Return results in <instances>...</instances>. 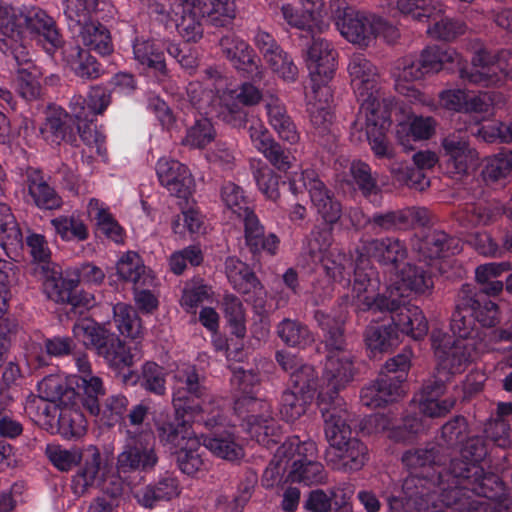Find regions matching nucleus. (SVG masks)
Wrapping results in <instances>:
<instances>
[{
  "mask_svg": "<svg viewBox=\"0 0 512 512\" xmlns=\"http://www.w3.org/2000/svg\"><path fill=\"white\" fill-rule=\"evenodd\" d=\"M349 173L352 179L344 178L343 180L348 183L354 182L365 197L370 198L378 195L377 181L368 164L362 161H353L349 164Z\"/></svg>",
  "mask_w": 512,
  "mask_h": 512,
  "instance_id": "obj_54",
  "label": "nucleus"
},
{
  "mask_svg": "<svg viewBox=\"0 0 512 512\" xmlns=\"http://www.w3.org/2000/svg\"><path fill=\"white\" fill-rule=\"evenodd\" d=\"M512 171V152L506 151L486 158L482 175L485 181L494 182Z\"/></svg>",
  "mask_w": 512,
  "mask_h": 512,
  "instance_id": "obj_63",
  "label": "nucleus"
},
{
  "mask_svg": "<svg viewBox=\"0 0 512 512\" xmlns=\"http://www.w3.org/2000/svg\"><path fill=\"white\" fill-rule=\"evenodd\" d=\"M390 124V113L387 106L374 109L373 104H365L363 108H359L353 129L365 130L366 138L376 157L392 159L394 149L385 136Z\"/></svg>",
  "mask_w": 512,
  "mask_h": 512,
  "instance_id": "obj_13",
  "label": "nucleus"
},
{
  "mask_svg": "<svg viewBox=\"0 0 512 512\" xmlns=\"http://www.w3.org/2000/svg\"><path fill=\"white\" fill-rule=\"evenodd\" d=\"M320 405L325 421V436L329 446L338 445L343 441L355 438L351 436L352 415L343 407L342 399L340 404L335 400L334 402L320 401Z\"/></svg>",
  "mask_w": 512,
  "mask_h": 512,
  "instance_id": "obj_22",
  "label": "nucleus"
},
{
  "mask_svg": "<svg viewBox=\"0 0 512 512\" xmlns=\"http://www.w3.org/2000/svg\"><path fill=\"white\" fill-rule=\"evenodd\" d=\"M327 464L341 472H355L365 465L367 447L359 439H348L341 444L329 446L325 453Z\"/></svg>",
  "mask_w": 512,
  "mask_h": 512,
  "instance_id": "obj_20",
  "label": "nucleus"
},
{
  "mask_svg": "<svg viewBox=\"0 0 512 512\" xmlns=\"http://www.w3.org/2000/svg\"><path fill=\"white\" fill-rule=\"evenodd\" d=\"M266 110L269 123L279 137L290 144L297 143L299 134L294 123L287 115L283 103L277 97L270 96L266 100Z\"/></svg>",
  "mask_w": 512,
  "mask_h": 512,
  "instance_id": "obj_38",
  "label": "nucleus"
},
{
  "mask_svg": "<svg viewBox=\"0 0 512 512\" xmlns=\"http://www.w3.org/2000/svg\"><path fill=\"white\" fill-rule=\"evenodd\" d=\"M178 479L171 474H164L159 479L139 490L135 497L145 508H153L161 502H168L180 495Z\"/></svg>",
  "mask_w": 512,
  "mask_h": 512,
  "instance_id": "obj_27",
  "label": "nucleus"
},
{
  "mask_svg": "<svg viewBox=\"0 0 512 512\" xmlns=\"http://www.w3.org/2000/svg\"><path fill=\"white\" fill-rule=\"evenodd\" d=\"M495 57L486 50H479L472 58V66L468 71L464 67V62L459 66V76L461 79L468 80L471 83L491 86L501 82L495 65Z\"/></svg>",
  "mask_w": 512,
  "mask_h": 512,
  "instance_id": "obj_26",
  "label": "nucleus"
},
{
  "mask_svg": "<svg viewBox=\"0 0 512 512\" xmlns=\"http://www.w3.org/2000/svg\"><path fill=\"white\" fill-rule=\"evenodd\" d=\"M39 131L42 138L52 145H59L62 142H72L73 140L71 127L69 125V116L60 108L49 111Z\"/></svg>",
  "mask_w": 512,
  "mask_h": 512,
  "instance_id": "obj_39",
  "label": "nucleus"
},
{
  "mask_svg": "<svg viewBox=\"0 0 512 512\" xmlns=\"http://www.w3.org/2000/svg\"><path fill=\"white\" fill-rule=\"evenodd\" d=\"M45 454L53 466L61 472L71 471L80 465L72 478V489L76 495L85 494L100 480L101 453L95 445L83 448H65L59 444H48Z\"/></svg>",
  "mask_w": 512,
  "mask_h": 512,
  "instance_id": "obj_6",
  "label": "nucleus"
},
{
  "mask_svg": "<svg viewBox=\"0 0 512 512\" xmlns=\"http://www.w3.org/2000/svg\"><path fill=\"white\" fill-rule=\"evenodd\" d=\"M266 63L271 70L283 80L293 82L298 76V68L291 56L282 48L276 52L266 53Z\"/></svg>",
  "mask_w": 512,
  "mask_h": 512,
  "instance_id": "obj_61",
  "label": "nucleus"
},
{
  "mask_svg": "<svg viewBox=\"0 0 512 512\" xmlns=\"http://www.w3.org/2000/svg\"><path fill=\"white\" fill-rule=\"evenodd\" d=\"M74 337L87 348L93 349L111 366H131L132 355L113 332L91 319H82L73 326Z\"/></svg>",
  "mask_w": 512,
  "mask_h": 512,
  "instance_id": "obj_9",
  "label": "nucleus"
},
{
  "mask_svg": "<svg viewBox=\"0 0 512 512\" xmlns=\"http://www.w3.org/2000/svg\"><path fill=\"white\" fill-rule=\"evenodd\" d=\"M87 421L84 415L71 408H65L60 412L58 418V432L67 439H78L86 433Z\"/></svg>",
  "mask_w": 512,
  "mask_h": 512,
  "instance_id": "obj_52",
  "label": "nucleus"
},
{
  "mask_svg": "<svg viewBox=\"0 0 512 512\" xmlns=\"http://www.w3.org/2000/svg\"><path fill=\"white\" fill-rule=\"evenodd\" d=\"M31 273L43 282L47 296L55 302L74 303L73 291L80 281L100 283L105 277L99 267L86 263L81 268H68L64 272L50 258H33Z\"/></svg>",
  "mask_w": 512,
  "mask_h": 512,
  "instance_id": "obj_5",
  "label": "nucleus"
},
{
  "mask_svg": "<svg viewBox=\"0 0 512 512\" xmlns=\"http://www.w3.org/2000/svg\"><path fill=\"white\" fill-rule=\"evenodd\" d=\"M443 5L437 3L423 16L429 25L427 33L435 39L450 41L466 31V24L460 20L443 17Z\"/></svg>",
  "mask_w": 512,
  "mask_h": 512,
  "instance_id": "obj_32",
  "label": "nucleus"
},
{
  "mask_svg": "<svg viewBox=\"0 0 512 512\" xmlns=\"http://www.w3.org/2000/svg\"><path fill=\"white\" fill-rule=\"evenodd\" d=\"M404 259L391 258L389 263H384L389 266L394 277L391 278V284L383 294L388 296V299L394 297L404 299L408 291L424 292L432 286V281L422 266L404 262Z\"/></svg>",
  "mask_w": 512,
  "mask_h": 512,
  "instance_id": "obj_15",
  "label": "nucleus"
},
{
  "mask_svg": "<svg viewBox=\"0 0 512 512\" xmlns=\"http://www.w3.org/2000/svg\"><path fill=\"white\" fill-rule=\"evenodd\" d=\"M134 59L143 67L164 73L166 64L161 47L153 40L137 38L133 43Z\"/></svg>",
  "mask_w": 512,
  "mask_h": 512,
  "instance_id": "obj_43",
  "label": "nucleus"
},
{
  "mask_svg": "<svg viewBox=\"0 0 512 512\" xmlns=\"http://www.w3.org/2000/svg\"><path fill=\"white\" fill-rule=\"evenodd\" d=\"M219 44L223 54L236 69L247 73L258 70L254 51L244 40L234 34H227L220 39Z\"/></svg>",
  "mask_w": 512,
  "mask_h": 512,
  "instance_id": "obj_31",
  "label": "nucleus"
},
{
  "mask_svg": "<svg viewBox=\"0 0 512 512\" xmlns=\"http://www.w3.org/2000/svg\"><path fill=\"white\" fill-rule=\"evenodd\" d=\"M242 395L235 401L234 410L239 416L245 415L246 431L259 444L269 447L278 441L280 427L271 416L270 405L253 395L252 388L258 377L252 371L236 369L232 377Z\"/></svg>",
  "mask_w": 512,
  "mask_h": 512,
  "instance_id": "obj_4",
  "label": "nucleus"
},
{
  "mask_svg": "<svg viewBox=\"0 0 512 512\" xmlns=\"http://www.w3.org/2000/svg\"><path fill=\"white\" fill-rule=\"evenodd\" d=\"M304 59L311 87L329 86L337 68V52L332 44L324 38L313 36Z\"/></svg>",
  "mask_w": 512,
  "mask_h": 512,
  "instance_id": "obj_16",
  "label": "nucleus"
},
{
  "mask_svg": "<svg viewBox=\"0 0 512 512\" xmlns=\"http://www.w3.org/2000/svg\"><path fill=\"white\" fill-rule=\"evenodd\" d=\"M37 396H30L25 403V410L28 413L47 414V402H55L61 399L64 393L62 379L57 375H49L42 379L37 385Z\"/></svg>",
  "mask_w": 512,
  "mask_h": 512,
  "instance_id": "obj_35",
  "label": "nucleus"
},
{
  "mask_svg": "<svg viewBox=\"0 0 512 512\" xmlns=\"http://www.w3.org/2000/svg\"><path fill=\"white\" fill-rule=\"evenodd\" d=\"M127 406L128 399L124 395H112L105 400L96 416L104 425L112 427L123 419Z\"/></svg>",
  "mask_w": 512,
  "mask_h": 512,
  "instance_id": "obj_64",
  "label": "nucleus"
},
{
  "mask_svg": "<svg viewBox=\"0 0 512 512\" xmlns=\"http://www.w3.org/2000/svg\"><path fill=\"white\" fill-rule=\"evenodd\" d=\"M184 392L179 388L173 392L172 402L178 415L180 410L195 421L203 423L207 428L224 426L226 415L224 401L221 398L209 396L201 403H186Z\"/></svg>",
  "mask_w": 512,
  "mask_h": 512,
  "instance_id": "obj_17",
  "label": "nucleus"
},
{
  "mask_svg": "<svg viewBox=\"0 0 512 512\" xmlns=\"http://www.w3.org/2000/svg\"><path fill=\"white\" fill-rule=\"evenodd\" d=\"M158 179L172 195L187 200L193 191V178L189 169L180 162L160 158L156 165Z\"/></svg>",
  "mask_w": 512,
  "mask_h": 512,
  "instance_id": "obj_21",
  "label": "nucleus"
},
{
  "mask_svg": "<svg viewBox=\"0 0 512 512\" xmlns=\"http://www.w3.org/2000/svg\"><path fill=\"white\" fill-rule=\"evenodd\" d=\"M21 243V230L11 208L0 202V246L6 255H10L17 252Z\"/></svg>",
  "mask_w": 512,
  "mask_h": 512,
  "instance_id": "obj_41",
  "label": "nucleus"
},
{
  "mask_svg": "<svg viewBox=\"0 0 512 512\" xmlns=\"http://www.w3.org/2000/svg\"><path fill=\"white\" fill-rule=\"evenodd\" d=\"M261 99L260 91L249 83H244L238 89H229L221 96L223 102V118L228 123L238 126L246 118V112L242 106L254 105Z\"/></svg>",
  "mask_w": 512,
  "mask_h": 512,
  "instance_id": "obj_23",
  "label": "nucleus"
},
{
  "mask_svg": "<svg viewBox=\"0 0 512 512\" xmlns=\"http://www.w3.org/2000/svg\"><path fill=\"white\" fill-rule=\"evenodd\" d=\"M221 200L233 214L242 218L245 228V242L251 254H276L279 245L278 237L270 233L264 234L255 213L248 207V201L243 189L233 182L224 183L221 188Z\"/></svg>",
  "mask_w": 512,
  "mask_h": 512,
  "instance_id": "obj_7",
  "label": "nucleus"
},
{
  "mask_svg": "<svg viewBox=\"0 0 512 512\" xmlns=\"http://www.w3.org/2000/svg\"><path fill=\"white\" fill-rule=\"evenodd\" d=\"M98 4L99 0H65L64 14L69 29L75 32L77 27L92 21Z\"/></svg>",
  "mask_w": 512,
  "mask_h": 512,
  "instance_id": "obj_48",
  "label": "nucleus"
},
{
  "mask_svg": "<svg viewBox=\"0 0 512 512\" xmlns=\"http://www.w3.org/2000/svg\"><path fill=\"white\" fill-rule=\"evenodd\" d=\"M156 427L159 441L163 445L170 446L171 449H177L185 443L184 437H194L184 421L177 423L163 421L159 422Z\"/></svg>",
  "mask_w": 512,
  "mask_h": 512,
  "instance_id": "obj_59",
  "label": "nucleus"
},
{
  "mask_svg": "<svg viewBox=\"0 0 512 512\" xmlns=\"http://www.w3.org/2000/svg\"><path fill=\"white\" fill-rule=\"evenodd\" d=\"M432 346L438 359L439 372L448 375L462 373L473 361L478 350L476 340L455 339L441 330H433Z\"/></svg>",
  "mask_w": 512,
  "mask_h": 512,
  "instance_id": "obj_12",
  "label": "nucleus"
},
{
  "mask_svg": "<svg viewBox=\"0 0 512 512\" xmlns=\"http://www.w3.org/2000/svg\"><path fill=\"white\" fill-rule=\"evenodd\" d=\"M359 260L354 270L352 286V300L357 308L362 311H388L392 314V326L398 333L406 334L415 340L424 338L428 332V322L422 310L417 306L405 304L404 299H388L386 295L376 296V282L371 279L373 271L362 272L368 267V258Z\"/></svg>",
  "mask_w": 512,
  "mask_h": 512,
  "instance_id": "obj_1",
  "label": "nucleus"
},
{
  "mask_svg": "<svg viewBox=\"0 0 512 512\" xmlns=\"http://www.w3.org/2000/svg\"><path fill=\"white\" fill-rule=\"evenodd\" d=\"M28 191L39 208L51 210L60 208L62 205L60 196L38 173L28 177Z\"/></svg>",
  "mask_w": 512,
  "mask_h": 512,
  "instance_id": "obj_47",
  "label": "nucleus"
},
{
  "mask_svg": "<svg viewBox=\"0 0 512 512\" xmlns=\"http://www.w3.org/2000/svg\"><path fill=\"white\" fill-rule=\"evenodd\" d=\"M140 385L146 391L158 396L166 393V373L163 367L155 362H146L138 377Z\"/></svg>",
  "mask_w": 512,
  "mask_h": 512,
  "instance_id": "obj_55",
  "label": "nucleus"
},
{
  "mask_svg": "<svg viewBox=\"0 0 512 512\" xmlns=\"http://www.w3.org/2000/svg\"><path fill=\"white\" fill-rule=\"evenodd\" d=\"M26 23L31 32L42 36L52 47L60 44V35L55 21L44 10L31 9L27 14Z\"/></svg>",
  "mask_w": 512,
  "mask_h": 512,
  "instance_id": "obj_46",
  "label": "nucleus"
},
{
  "mask_svg": "<svg viewBox=\"0 0 512 512\" xmlns=\"http://www.w3.org/2000/svg\"><path fill=\"white\" fill-rule=\"evenodd\" d=\"M202 444L213 455L224 460L233 462L244 457L242 444L230 430L203 436Z\"/></svg>",
  "mask_w": 512,
  "mask_h": 512,
  "instance_id": "obj_36",
  "label": "nucleus"
},
{
  "mask_svg": "<svg viewBox=\"0 0 512 512\" xmlns=\"http://www.w3.org/2000/svg\"><path fill=\"white\" fill-rule=\"evenodd\" d=\"M450 472L457 478L470 479L479 483V488H473L475 492L486 498H493L496 494H492L488 489L490 485H495L501 489V482L496 475H485L483 469L470 459H453L450 463Z\"/></svg>",
  "mask_w": 512,
  "mask_h": 512,
  "instance_id": "obj_33",
  "label": "nucleus"
},
{
  "mask_svg": "<svg viewBox=\"0 0 512 512\" xmlns=\"http://www.w3.org/2000/svg\"><path fill=\"white\" fill-rule=\"evenodd\" d=\"M490 207L494 206L486 200L466 204L465 208L459 212L458 220L466 228L486 225L493 217Z\"/></svg>",
  "mask_w": 512,
  "mask_h": 512,
  "instance_id": "obj_57",
  "label": "nucleus"
},
{
  "mask_svg": "<svg viewBox=\"0 0 512 512\" xmlns=\"http://www.w3.org/2000/svg\"><path fill=\"white\" fill-rule=\"evenodd\" d=\"M474 315L468 308V305H463V299L457 304L455 311L451 318V331L457 339L475 340L472 336L474 332Z\"/></svg>",
  "mask_w": 512,
  "mask_h": 512,
  "instance_id": "obj_60",
  "label": "nucleus"
},
{
  "mask_svg": "<svg viewBox=\"0 0 512 512\" xmlns=\"http://www.w3.org/2000/svg\"><path fill=\"white\" fill-rule=\"evenodd\" d=\"M426 74L419 57L412 55L403 57L397 60L392 70L395 89L404 96L421 101L420 92L415 90L411 83L423 79Z\"/></svg>",
  "mask_w": 512,
  "mask_h": 512,
  "instance_id": "obj_25",
  "label": "nucleus"
},
{
  "mask_svg": "<svg viewBox=\"0 0 512 512\" xmlns=\"http://www.w3.org/2000/svg\"><path fill=\"white\" fill-rule=\"evenodd\" d=\"M446 169L455 176L467 174L478 166V153L468 144L461 132H454L442 140Z\"/></svg>",
  "mask_w": 512,
  "mask_h": 512,
  "instance_id": "obj_19",
  "label": "nucleus"
},
{
  "mask_svg": "<svg viewBox=\"0 0 512 512\" xmlns=\"http://www.w3.org/2000/svg\"><path fill=\"white\" fill-rule=\"evenodd\" d=\"M308 97L307 111L315 132L323 136L331 131L333 124L332 89L330 86L311 87Z\"/></svg>",
  "mask_w": 512,
  "mask_h": 512,
  "instance_id": "obj_24",
  "label": "nucleus"
},
{
  "mask_svg": "<svg viewBox=\"0 0 512 512\" xmlns=\"http://www.w3.org/2000/svg\"><path fill=\"white\" fill-rule=\"evenodd\" d=\"M21 30L17 23L14 9L0 0V50L4 53L11 51L18 63L27 62L28 59L20 57Z\"/></svg>",
  "mask_w": 512,
  "mask_h": 512,
  "instance_id": "obj_29",
  "label": "nucleus"
},
{
  "mask_svg": "<svg viewBox=\"0 0 512 512\" xmlns=\"http://www.w3.org/2000/svg\"><path fill=\"white\" fill-rule=\"evenodd\" d=\"M116 269L123 280L133 282L135 285L150 286L153 284L154 279L142 263L141 258H120Z\"/></svg>",
  "mask_w": 512,
  "mask_h": 512,
  "instance_id": "obj_51",
  "label": "nucleus"
},
{
  "mask_svg": "<svg viewBox=\"0 0 512 512\" xmlns=\"http://www.w3.org/2000/svg\"><path fill=\"white\" fill-rule=\"evenodd\" d=\"M78 42L100 55L113 52L110 31L98 21H90L76 28Z\"/></svg>",
  "mask_w": 512,
  "mask_h": 512,
  "instance_id": "obj_37",
  "label": "nucleus"
},
{
  "mask_svg": "<svg viewBox=\"0 0 512 512\" xmlns=\"http://www.w3.org/2000/svg\"><path fill=\"white\" fill-rule=\"evenodd\" d=\"M159 462L153 431L146 429L127 430L121 452L117 455L116 467L121 473H150Z\"/></svg>",
  "mask_w": 512,
  "mask_h": 512,
  "instance_id": "obj_10",
  "label": "nucleus"
},
{
  "mask_svg": "<svg viewBox=\"0 0 512 512\" xmlns=\"http://www.w3.org/2000/svg\"><path fill=\"white\" fill-rule=\"evenodd\" d=\"M289 183L294 194L303 189L308 191L312 204L325 221V225L312 230L304 243V249L310 256L327 253L332 244V228L329 224L335 223L340 218V203L334 199L313 169L307 168L300 173H294Z\"/></svg>",
  "mask_w": 512,
  "mask_h": 512,
  "instance_id": "obj_3",
  "label": "nucleus"
},
{
  "mask_svg": "<svg viewBox=\"0 0 512 512\" xmlns=\"http://www.w3.org/2000/svg\"><path fill=\"white\" fill-rule=\"evenodd\" d=\"M55 231L65 240H85L88 227L79 216H59L51 220Z\"/></svg>",
  "mask_w": 512,
  "mask_h": 512,
  "instance_id": "obj_58",
  "label": "nucleus"
},
{
  "mask_svg": "<svg viewBox=\"0 0 512 512\" xmlns=\"http://www.w3.org/2000/svg\"><path fill=\"white\" fill-rule=\"evenodd\" d=\"M113 320L119 333L127 338L139 339L144 334L142 321L135 309L126 303L113 306Z\"/></svg>",
  "mask_w": 512,
  "mask_h": 512,
  "instance_id": "obj_42",
  "label": "nucleus"
},
{
  "mask_svg": "<svg viewBox=\"0 0 512 512\" xmlns=\"http://www.w3.org/2000/svg\"><path fill=\"white\" fill-rule=\"evenodd\" d=\"M403 395V386L393 384L384 374H380L375 381L362 389L360 398L363 405L378 408L397 401Z\"/></svg>",
  "mask_w": 512,
  "mask_h": 512,
  "instance_id": "obj_30",
  "label": "nucleus"
},
{
  "mask_svg": "<svg viewBox=\"0 0 512 512\" xmlns=\"http://www.w3.org/2000/svg\"><path fill=\"white\" fill-rule=\"evenodd\" d=\"M463 305L470 307L475 320L484 327H493L500 321L499 308L490 300L481 303L474 297H463Z\"/></svg>",
  "mask_w": 512,
  "mask_h": 512,
  "instance_id": "obj_62",
  "label": "nucleus"
},
{
  "mask_svg": "<svg viewBox=\"0 0 512 512\" xmlns=\"http://www.w3.org/2000/svg\"><path fill=\"white\" fill-rule=\"evenodd\" d=\"M86 211L88 217L95 222L98 231L117 244L124 242V229L111 214L105 203L96 198H91Z\"/></svg>",
  "mask_w": 512,
  "mask_h": 512,
  "instance_id": "obj_34",
  "label": "nucleus"
},
{
  "mask_svg": "<svg viewBox=\"0 0 512 512\" xmlns=\"http://www.w3.org/2000/svg\"><path fill=\"white\" fill-rule=\"evenodd\" d=\"M185 443L175 449L179 469L187 474L194 475L202 469L204 461L201 454V442L194 437H184Z\"/></svg>",
  "mask_w": 512,
  "mask_h": 512,
  "instance_id": "obj_45",
  "label": "nucleus"
},
{
  "mask_svg": "<svg viewBox=\"0 0 512 512\" xmlns=\"http://www.w3.org/2000/svg\"><path fill=\"white\" fill-rule=\"evenodd\" d=\"M316 321L324 332L328 348L322 383L319 388V401L340 404L339 391L344 389L354 378V356L344 349L342 323L323 312H316Z\"/></svg>",
  "mask_w": 512,
  "mask_h": 512,
  "instance_id": "obj_2",
  "label": "nucleus"
},
{
  "mask_svg": "<svg viewBox=\"0 0 512 512\" xmlns=\"http://www.w3.org/2000/svg\"><path fill=\"white\" fill-rule=\"evenodd\" d=\"M184 392L179 388L173 392L172 402L178 415L180 410L195 421L203 423L207 428L224 426L226 415L224 401L221 398L209 396L201 403H186Z\"/></svg>",
  "mask_w": 512,
  "mask_h": 512,
  "instance_id": "obj_18",
  "label": "nucleus"
},
{
  "mask_svg": "<svg viewBox=\"0 0 512 512\" xmlns=\"http://www.w3.org/2000/svg\"><path fill=\"white\" fill-rule=\"evenodd\" d=\"M427 74L437 73L442 69L453 70L462 64L461 55L453 48L439 46L427 47L419 56Z\"/></svg>",
  "mask_w": 512,
  "mask_h": 512,
  "instance_id": "obj_40",
  "label": "nucleus"
},
{
  "mask_svg": "<svg viewBox=\"0 0 512 512\" xmlns=\"http://www.w3.org/2000/svg\"><path fill=\"white\" fill-rule=\"evenodd\" d=\"M65 60L71 70L82 79H95L100 76L101 69L96 59L79 45L65 51Z\"/></svg>",
  "mask_w": 512,
  "mask_h": 512,
  "instance_id": "obj_44",
  "label": "nucleus"
},
{
  "mask_svg": "<svg viewBox=\"0 0 512 512\" xmlns=\"http://www.w3.org/2000/svg\"><path fill=\"white\" fill-rule=\"evenodd\" d=\"M365 341L371 352H384L398 344V332L390 326H370L365 332Z\"/></svg>",
  "mask_w": 512,
  "mask_h": 512,
  "instance_id": "obj_53",
  "label": "nucleus"
},
{
  "mask_svg": "<svg viewBox=\"0 0 512 512\" xmlns=\"http://www.w3.org/2000/svg\"><path fill=\"white\" fill-rule=\"evenodd\" d=\"M313 396L291 389L285 391L282 395L279 413L287 422H294L300 418L306 411L307 405L311 402Z\"/></svg>",
  "mask_w": 512,
  "mask_h": 512,
  "instance_id": "obj_49",
  "label": "nucleus"
},
{
  "mask_svg": "<svg viewBox=\"0 0 512 512\" xmlns=\"http://www.w3.org/2000/svg\"><path fill=\"white\" fill-rule=\"evenodd\" d=\"M277 334L288 346L302 347L311 343L313 338L306 325L293 319H283L277 326Z\"/></svg>",
  "mask_w": 512,
  "mask_h": 512,
  "instance_id": "obj_50",
  "label": "nucleus"
},
{
  "mask_svg": "<svg viewBox=\"0 0 512 512\" xmlns=\"http://www.w3.org/2000/svg\"><path fill=\"white\" fill-rule=\"evenodd\" d=\"M436 121L430 116L411 115L396 128V138L406 151L413 149V142L430 139L435 134Z\"/></svg>",
  "mask_w": 512,
  "mask_h": 512,
  "instance_id": "obj_28",
  "label": "nucleus"
},
{
  "mask_svg": "<svg viewBox=\"0 0 512 512\" xmlns=\"http://www.w3.org/2000/svg\"><path fill=\"white\" fill-rule=\"evenodd\" d=\"M317 446L313 441H300L298 437L286 440L278 448V457H286V481L305 485L321 484L326 480L323 465L317 462Z\"/></svg>",
  "mask_w": 512,
  "mask_h": 512,
  "instance_id": "obj_8",
  "label": "nucleus"
},
{
  "mask_svg": "<svg viewBox=\"0 0 512 512\" xmlns=\"http://www.w3.org/2000/svg\"><path fill=\"white\" fill-rule=\"evenodd\" d=\"M337 27L349 42L364 47L369 46L377 37L393 42L399 35L397 28L381 17L353 10L344 12L343 17L337 21Z\"/></svg>",
  "mask_w": 512,
  "mask_h": 512,
  "instance_id": "obj_11",
  "label": "nucleus"
},
{
  "mask_svg": "<svg viewBox=\"0 0 512 512\" xmlns=\"http://www.w3.org/2000/svg\"><path fill=\"white\" fill-rule=\"evenodd\" d=\"M347 72L360 108L365 104H373L374 109L387 106L379 93L378 69L365 55L353 54L349 58Z\"/></svg>",
  "mask_w": 512,
  "mask_h": 512,
  "instance_id": "obj_14",
  "label": "nucleus"
},
{
  "mask_svg": "<svg viewBox=\"0 0 512 512\" xmlns=\"http://www.w3.org/2000/svg\"><path fill=\"white\" fill-rule=\"evenodd\" d=\"M428 256L444 254L443 256H456L463 252V244L457 238L449 237L443 231H435L425 239Z\"/></svg>",
  "mask_w": 512,
  "mask_h": 512,
  "instance_id": "obj_56",
  "label": "nucleus"
}]
</instances>
